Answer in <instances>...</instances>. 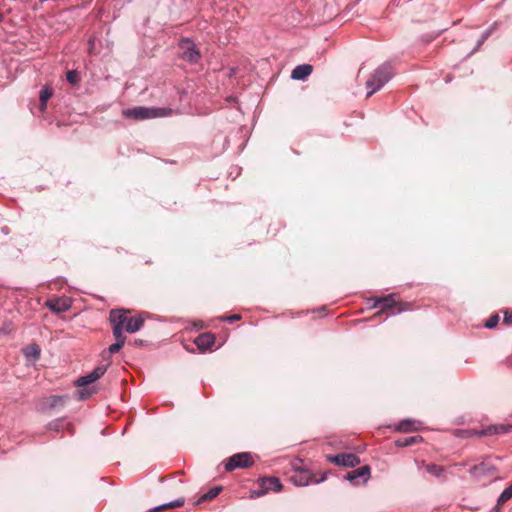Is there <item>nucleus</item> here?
<instances>
[{"mask_svg": "<svg viewBox=\"0 0 512 512\" xmlns=\"http://www.w3.org/2000/svg\"><path fill=\"white\" fill-rule=\"evenodd\" d=\"M254 456L250 452L236 453L226 461V471L251 467L254 464Z\"/></svg>", "mask_w": 512, "mask_h": 512, "instance_id": "nucleus-5", "label": "nucleus"}, {"mask_svg": "<svg viewBox=\"0 0 512 512\" xmlns=\"http://www.w3.org/2000/svg\"><path fill=\"white\" fill-rule=\"evenodd\" d=\"M107 366L108 365L98 366L92 372L77 380V386L80 387L78 390V398L80 400H85L95 393V389L89 388L88 385L102 377L107 370Z\"/></svg>", "mask_w": 512, "mask_h": 512, "instance_id": "nucleus-3", "label": "nucleus"}, {"mask_svg": "<svg viewBox=\"0 0 512 512\" xmlns=\"http://www.w3.org/2000/svg\"><path fill=\"white\" fill-rule=\"evenodd\" d=\"M144 343H145V341H143L141 339H135L134 342H133V344L135 346H142V345H144Z\"/></svg>", "mask_w": 512, "mask_h": 512, "instance_id": "nucleus-33", "label": "nucleus"}, {"mask_svg": "<svg viewBox=\"0 0 512 512\" xmlns=\"http://www.w3.org/2000/svg\"><path fill=\"white\" fill-rule=\"evenodd\" d=\"M241 319V315L234 314L232 316H226V322H233Z\"/></svg>", "mask_w": 512, "mask_h": 512, "instance_id": "nucleus-32", "label": "nucleus"}, {"mask_svg": "<svg viewBox=\"0 0 512 512\" xmlns=\"http://www.w3.org/2000/svg\"><path fill=\"white\" fill-rule=\"evenodd\" d=\"M312 479L313 476L310 471L300 468H296L290 477L291 482L296 486H306Z\"/></svg>", "mask_w": 512, "mask_h": 512, "instance_id": "nucleus-11", "label": "nucleus"}, {"mask_svg": "<svg viewBox=\"0 0 512 512\" xmlns=\"http://www.w3.org/2000/svg\"><path fill=\"white\" fill-rule=\"evenodd\" d=\"M184 502H185V500L183 498H180V499H177L175 501L169 502L167 504H163V505L154 507V508L150 509L149 512H161V511H164V510H167V509H173V508L181 507V506L184 505Z\"/></svg>", "mask_w": 512, "mask_h": 512, "instance_id": "nucleus-21", "label": "nucleus"}, {"mask_svg": "<svg viewBox=\"0 0 512 512\" xmlns=\"http://www.w3.org/2000/svg\"><path fill=\"white\" fill-rule=\"evenodd\" d=\"M222 490H223V487L221 485L214 486L208 492L204 493L201 497H199L198 500L194 504L200 505L204 502L211 501L214 498H216L221 493Z\"/></svg>", "mask_w": 512, "mask_h": 512, "instance_id": "nucleus-18", "label": "nucleus"}, {"mask_svg": "<svg viewBox=\"0 0 512 512\" xmlns=\"http://www.w3.org/2000/svg\"><path fill=\"white\" fill-rule=\"evenodd\" d=\"M215 336L210 332L202 333L196 337L194 343L201 352L212 350L215 345Z\"/></svg>", "mask_w": 512, "mask_h": 512, "instance_id": "nucleus-12", "label": "nucleus"}, {"mask_svg": "<svg viewBox=\"0 0 512 512\" xmlns=\"http://www.w3.org/2000/svg\"><path fill=\"white\" fill-rule=\"evenodd\" d=\"M498 322H499V316L493 315L487 320V322L485 323V327H487L489 329L494 328L497 326Z\"/></svg>", "mask_w": 512, "mask_h": 512, "instance_id": "nucleus-29", "label": "nucleus"}, {"mask_svg": "<svg viewBox=\"0 0 512 512\" xmlns=\"http://www.w3.org/2000/svg\"><path fill=\"white\" fill-rule=\"evenodd\" d=\"M495 471L496 467L489 459L482 461L478 465L472 466L469 470L471 477L477 480L491 476L495 473Z\"/></svg>", "mask_w": 512, "mask_h": 512, "instance_id": "nucleus-7", "label": "nucleus"}, {"mask_svg": "<svg viewBox=\"0 0 512 512\" xmlns=\"http://www.w3.org/2000/svg\"><path fill=\"white\" fill-rule=\"evenodd\" d=\"M392 77V68L389 64L379 66L371 75V78L366 82V87L370 89L367 97L372 96L375 92L380 90Z\"/></svg>", "mask_w": 512, "mask_h": 512, "instance_id": "nucleus-4", "label": "nucleus"}, {"mask_svg": "<svg viewBox=\"0 0 512 512\" xmlns=\"http://www.w3.org/2000/svg\"><path fill=\"white\" fill-rule=\"evenodd\" d=\"M67 81L72 85H78L80 82V75L76 70H70L66 73Z\"/></svg>", "mask_w": 512, "mask_h": 512, "instance_id": "nucleus-26", "label": "nucleus"}, {"mask_svg": "<svg viewBox=\"0 0 512 512\" xmlns=\"http://www.w3.org/2000/svg\"><path fill=\"white\" fill-rule=\"evenodd\" d=\"M261 491L257 493L258 496L263 495L268 491L278 492L282 489L280 480L276 477H264L260 480Z\"/></svg>", "mask_w": 512, "mask_h": 512, "instance_id": "nucleus-10", "label": "nucleus"}, {"mask_svg": "<svg viewBox=\"0 0 512 512\" xmlns=\"http://www.w3.org/2000/svg\"><path fill=\"white\" fill-rule=\"evenodd\" d=\"M475 434L477 435V437L497 435L496 425H490L485 429L475 431Z\"/></svg>", "mask_w": 512, "mask_h": 512, "instance_id": "nucleus-24", "label": "nucleus"}, {"mask_svg": "<svg viewBox=\"0 0 512 512\" xmlns=\"http://www.w3.org/2000/svg\"><path fill=\"white\" fill-rule=\"evenodd\" d=\"M370 477V468L368 466L359 467L346 474L345 479L356 483L357 479L361 478L363 482H366Z\"/></svg>", "mask_w": 512, "mask_h": 512, "instance_id": "nucleus-15", "label": "nucleus"}, {"mask_svg": "<svg viewBox=\"0 0 512 512\" xmlns=\"http://www.w3.org/2000/svg\"><path fill=\"white\" fill-rule=\"evenodd\" d=\"M397 304L395 300V294H389L382 298H376L374 299L373 307H377L381 305V312L385 310H389L393 307H395Z\"/></svg>", "mask_w": 512, "mask_h": 512, "instance_id": "nucleus-16", "label": "nucleus"}, {"mask_svg": "<svg viewBox=\"0 0 512 512\" xmlns=\"http://www.w3.org/2000/svg\"><path fill=\"white\" fill-rule=\"evenodd\" d=\"M46 306L55 313H62L71 307L70 301L68 299H50L46 302Z\"/></svg>", "mask_w": 512, "mask_h": 512, "instance_id": "nucleus-14", "label": "nucleus"}, {"mask_svg": "<svg viewBox=\"0 0 512 512\" xmlns=\"http://www.w3.org/2000/svg\"><path fill=\"white\" fill-rule=\"evenodd\" d=\"M109 319L112 329H118L120 333L124 331L134 333L144 325V318L141 314L132 315L130 311L125 309H113L110 311Z\"/></svg>", "mask_w": 512, "mask_h": 512, "instance_id": "nucleus-1", "label": "nucleus"}, {"mask_svg": "<svg viewBox=\"0 0 512 512\" xmlns=\"http://www.w3.org/2000/svg\"><path fill=\"white\" fill-rule=\"evenodd\" d=\"M234 74H236V72H235V69H234V68H232V69H231V74H230V75H234Z\"/></svg>", "mask_w": 512, "mask_h": 512, "instance_id": "nucleus-35", "label": "nucleus"}, {"mask_svg": "<svg viewBox=\"0 0 512 512\" xmlns=\"http://www.w3.org/2000/svg\"><path fill=\"white\" fill-rule=\"evenodd\" d=\"M422 440L419 436H412V437H406L403 439H398L395 441L396 446L398 447H407L410 446L418 441Z\"/></svg>", "mask_w": 512, "mask_h": 512, "instance_id": "nucleus-23", "label": "nucleus"}, {"mask_svg": "<svg viewBox=\"0 0 512 512\" xmlns=\"http://www.w3.org/2000/svg\"><path fill=\"white\" fill-rule=\"evenodd\" d=\"M489 35H490V31H486V32L482 35L481 39H480V40L478 41V43H477V48H479V47H480V46L485 42V40L489 37Z\"/></svg>", "mask_w": 512, "mask_h": 512, "instance_id": "nucleus-31", "label": "nucleus"}, {"mask_svg": "<svg viewBox=\"0 0 512 512\" xmlns=\"http://www.w3.org/2000/svg\"><path fill=\"white\" fill-rule=\"evenodd\" d=\"M504 320H505V322H507V323H508V322H511V321H512V314H511V315H509V316H507V315H506V316H505V318H504Z\"/></svg>", "mask_w": 512, "mask_h": 512, "instance_id": "nucleus-34", "label": "nucleus"}, {"mask_svg": "<svg viewBox=\"0 0 512 512\" xmlns=\"http://www.w3.org/2000/svg\"><path fill=\"white\" fill-rule=\"evenodd\" d=\"M420 466L421 467H424L425 470L427 471V473L437 477V478H440L443 476L444 474V468L442 466H439V465H436V464H433V463H425L424 461H422L420 463Z\"/></svg>", "mask_w": 512, "mask_h": 512, "instance_id": "nucleus-19", "label": "nucleus"}, {"mask_svg": "<svg viewBox=\"0 0 512 512\" xmlns=\"http://www.w3.org/2000/svg\"><path fill=\"white\" fill-rule=\"evenodd\" d=\"M3 19H4V16H3V14H2V13H0V22H2V21H3Z\"/></svg>", "mask_w": 512, "mask_h": 512, "instance_id": "nucleus-36", "label": "nucleus"}, {"mask_svg": "<svg viewBox=\"0 0 512 512\" xmlns=\"http://www.w3.org/2000/svg\"><path fill=\"white\" fill-rule=\"evenodd\" d=\"M52 94H53L52 89L49 88L48 86H45L40 91V104H41L42 110H44L46 108V103L51 98Z\"/></svg>", "mask_w": 512, "mask_h": 512, "instance_id": "nucleus-22", "label": "nucleus"}, {"mask_svg": "<svg viewBox=\"0 0 512 512\" xmlns=\"http://www.w3.org/2000/svg\"><path fill=\"white\" fill-rule=\"evenodd\" d=\"M475 431L476 430H473V429H466V430H458L456 432V435L458 437H462V438H470V437H474V436H477L475 434Z\"/></svg>", "mask_w": 512, "mask_h": 512, "instance_id": "nucleus-28", "label": "nucleus"}, {"mask_svg": "<svg viewBox=\"0 0 512 512\" xmlns=\"http://www.w3.org/2000/svg\"><path fill=\"white\" fill-rule=\"evenodd\" d=\"M512 498V484L506 487L498 498V505L505 503Z\"/></svg>", "mask_w": 512, "mask_h": 512, "instance_id": "nucleus-25", "label": "nucleus"}, {"mask_svg": "<svg viewBox=\"0 0 512 512\" xmlns=\"http://www.w3.org/2000/svg\"><path fill=\"white\" fill-rule=\"evenodd\" d=\"M417 424L418 423L414 420L405 419L397 425L396 430L405 433L415 431L418 429Z\"/></svg>", "mask_w": 512, "mask_h": 512, "instance_id": "nucleus-20", "label": "nucleus"}, {"mask_svg": "<svg viewBox=\"0 0 512 512\" xmlns=\"http://www.w3.org/2000/svg\"><path fill=\"white\" fill-rule=\"evenodd\" d=\"M327 460L335 465L343 467H355L360 463L359 458L355 454L341 453L328 456Z\"/></svg>", "mask_w": 512, "mask_h": 512, "instance_id": "nucleus-9", "label": "nucleus"}, {"mask_svg": "<svg viewBox=\"0 0 512 512\" xmlns=\"http://www.w3.org/2000/svg\"><path fill=\"white\" fill-rule=\"evenodd\" d=\"M112 331H113V336L116 339V342L109 346L107 352L106 351L103 352L104 359H107L109 357V355H111V354H115V353L119 352L120 349L124 346L125 341H126L125 335L123 333H120V331L117 328L112 329Z\"/></svg>", "mask_w": 512, "mask_h": 512, "instance_id": "nucleus-13", "label": "nucleus"}, {"mask_svg": "<svg viewBox=\"0 0 512 512\" xmlns=\"http://www.w3.org/2000/svg\"><path fill=\"white\" fill-rule=\"evenodd\" d=\"M67 396L51 395L43 397L37 404V410L42 413H47L56 408H61L65 405Z\"/></svg>", "mask_w": 512, "mask_h": 512, "instance_id": "nucleus-6", "label": "nucleus"}, {"mask_svg": "<svg viewBox=\"0 0 512 512\" xmlns=\"http://www.w3.org/2000/svg\"><path fill=\"white\" fill-rule=\"evenodd\" d=\"M312 73V66L309 64H302L296 66L291 74V77L295 80H304Z\"/></svg>", "mask_w": 512, "mask_h": 512, "instance_id": "nucleus-17", "label": "nucleus"}, {"mask_svg": "<svg viewBox=\"0 0 512 512\" xmlns=\"http://www.w3.org/2000/svg\"><path fill=\"white\" fill-rule=\"evenodd\" d=\"M173 114L171 108H156L137 106L127 108L122 111V115L126 118L136 121L147 120L152 118L167 117Z\"/></svg>", "mask_w": 512, "mask_h": 512, "instance_id": "nucleus-2", "label": "nucleus"}, {"mask_svg": "<svg viewBox=\"0 0 512 512\" xmlns=\"http://www.w3.org/2000/svg\"><path fill=\"white\" fill-rule=\"evenodd\" d=\"M27 350H28V355H31L35 358H38L40 355V349L37 345H31L27 348Z\"/></svg>", "mask_w": 512, "mask_h": 512, "instance_id": "nucleus-30", "label": "nucleus"}, {"mask_svg": "<svg viewBox=\"0 0 512 512\" xmlns=\"http://www.w3.org/2000/svg\"><path fill=\"white\" fill-rule=\"evenodd\" d=\"M181 57L190 62L197 63L201 57L200 52L196 49L195 44L189 39H183L180 42Z\"/></svg>", "mask_w": 512, "mask_h": 512, "instance_id": "nucleus-8", "label": "nucleus"}, {"mask_svg": "<svg viewBox=\"0 0 512 512\" xmlns=\"http://www.w3.org/2000/svg\"><path fill=\"white\" fill-rule=\"evenodd\" d=\"M496 432H497V435L510 433V432H512V425L511 424H497Z\"/></svg>", "mask_w": 512, "mask_h": 512, "instance_id": "nucleus-27", "label": "nucleus"}]
</instances>
